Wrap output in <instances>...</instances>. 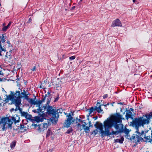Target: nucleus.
Returning <instances> with one entry per match:
<instances>
[{
    "mask_svg": "<svg viewBox=\"0 0 152 152\" xmlns=\"http://www.w3.org/2000/svg\"><path fill=\"white\" fill-rule=\"evenodd\" d=\"M98 131L97 129H95L92 132H91V134H92L93 133H94V135L95 136L97 134Z\"/></svg>",
    "mask_w": 152,
    "mask_h": 152,
    "instance_id": "36",
    "label": "nucleus"
},
{
    "mask_svg": "<svg viewBox=\"0 0 152 152\" xmlns=\"http://www.w3.org/2000/svg\"><path fill=\"white\" fill-rule=\"evenodd\" d=\"M47 115H46V114L45 113H43L40 116H35V120L37 121H41L42 122L43 121V119H45V117Z\"/></svg>",
    "mask_w": 152,
    "mask_h": 152,
    "instance_id": "13",
    "label": "nucleus"
},
{
    "mask_svg": "<svg viewBox=\"0 0 152 152\" xmlns=\"http://www.w3.org/2000/svg\"><path fill=\"white\" fill-rule=\"evenodd\" d=\"M21 113V112H23L22 111V109L20 108H19V109L18 110Z\"/></svg>",
    "mask_w": 152,
    "mask_h": 152,
    "instance_id": "52",
    "label": "nucleus"
},
{
    "mask_svg": "<svg viewBox=\"0 0 152 152\" xmlns=\"http://www.w3.org/2000/svg\"><path fill=\"white\" fill-rule=\"evenodd\" d=\"M11 23V22H10L7 26L4 27L2 28V31H5L10 25Z\"/></svg>",
    "mask_w": 152,
    "mask_h": 152,
    "instance_id": "26",
    "label": "nucleus"
},
{
    "mask_svg": "<svg viewBox=\"0 0 152 152\" xmlns=\"http://www.w3.org/2000/svg\"><path fill=\"white\" fill-rule=\"evenodd\" d=\"M18 110V108L16 107V108L14 110L15 111H17Z\"/></svg>",
    "mask_w": 152,
    "mask_h": 152,
    "instance_id": "59",
    "label": "nucleus"
},
{
    "mask_svg": "<svg viewBox=\"0 0 152 152\" xmlns=\"http://www.w3.org/2000/svg\"><path fill=\"white\" fill-rule=\"evenodd\" d=\"M83 123L84 124H83L82 125H81V126H82V127H83L82 128V129H84V128H85V127L86 125H87L86 123L85 122H83Z\"/></svg>",
    "mask_w": 152,
    "mask_h": 152,
    "instance_id": "42",
    "label": "nucleus"
},
{
    "mask_svg": "<svg viewBox=\"0 0 152 152\" xmlns=\"http://www.w3.org/2000/svg\"><path fill=\"white\" fill-rule=\"evenodd\" d=\"M136 0H133V1L134 3H135V2Z\"/></svg>",
    "mask_w": 152,
    "mask_h": 152,
    "instance_id": "64",
    "label": "nucleus"
},
{
    "mask_svg": "<svg viewBox=\"0 0 152 152\" xmlns=\"http://www.w3.org/2000/svg\"><path fill=\"white\" fill-rule=\"evenodd\" d=\"M16 130H18L19 132H23L27 130V128L23 124H20L17 126Z\"/></svg>",
    "mask_w": 152,
    "mask_h": 152,
    "instance_id": "12",
    "label": "nucleus"
},
{
    "mask_svg": "<svg viewBox=\"0 0 152 152\" xmlns=\"http://www.w3.org/2000/svg\"><path fill=\"white\" fill-rule=\"evenodd\" d=\"M47 96V94H45V97H45V98Z\"/></svg>",
    "mask_w": 152,
    "mask_h": 152,
    "instance_id": "62",
    "label": "nucleus"
},
{
    "mask_svg": "<svg viewBox=\"0 0 152 152\" xmlns=\"http://www.w3.org/2000/svg\"><path fill=\"white\" fill-rule=\"evenodd\" d=\"M27 113H28L27 112L23 111L22 112H21V115L25 117L27 115Z\"/></svg>",
    "mask_w": 152,
    "mask_h": 152,
    "instance_id": "38",
    "label": "nucleus"
},
{
    "mask_svg": "<svg viewBox=\"0 0 152 152\" xmlns=\"http://www.w3.org/2000/svg\"><path fill=\"white\" fill-rule=\"evenodd\" d=\"M113 124L110 122L108 120V118H107L104 122V126L105 129V131L103 130V126L102 123H100L98 128L100 131V133L102 137L105 136H108L111 135V132H110L109 129L113 127Z\"/></svg>",
    "mask_w": 152,
    "mask_h": 152,
    "instance_id": "4",
    "label": "nucleus"
},
{
    "mask_svg": "<svg viewBox=\"0 0 152 152\" xmlns=\"http://www.w3.org/2000/svg\"><path fill=\"white\" fill-rule=\"evenodd\" d=\"M121 126L120 129L118 131H114L113 130L111 132V135H114V134H118L119 133H123V132L124 131V127L123 125L122 124H121Z\"/></svg>",
    "mask_w": 152,
    "mask_h": 152,
    "instance_id": "16",
    "label": "nucleus"
},
{
    "mask_svg": "<svg viewBox=\"0 0 152 152\" xmlns=\"http://www.w3.org/2000/svg\"><path fill=\"white\" fill-rule=\"evenodd\" d=\"M58 110H56V109L48 115V116L50 118L48 119L53 124L56 125L57 124L59 117V115L57 114Z\"/></svg>",
    "mask_w": 152,
    "mask_h": 152,
    "instance_id": "6",
    "label": "nucleus"
},
{
    "mask_svg": "<svg viewBox=\"0 0 152 152\" xmlns=\"http://www.w3.org/2000/svg\"><path fill=\"white\" fill-rule=\"evenodd\" d=\"M42 127H41V125H39L38 126V127L37 129L39 132H41L42 131H43L44 130H45L43 128H42Z\"/></svg>",
    "mask_w": 152,
    "mask_h": 152,
    "instance_id": "33",
    "label": "nucleus"
},
{
    "mask_svg": "<svg viewBox=\"0 0 152 152\" xmlns=\"http://www.w3.org/2000/svg\"><path fill=\"white\" fill-rule=\"evenodd\" d=\"M25 117L26 119L29 120H32V119H31L32 118V115H31L28 114V113H27V115H26Z\"/></svg>",
    "mask_w": 152,
    "mask_h": 152,
    "instance_id": "29",
    "label": "nucleus"
},
{
    "mask_svg": "<svg viewBox=\"0 0 152 152\" xmlns=\"http://www.w3.org/2000/svg\"><path fill=\"white\" fill-rule=\"evenodd\" d=\"M14 109L13 108H12L11 110H10V111H14Z\"/></svg>",
    "mask_w": 152,
    "mask_h": 152,
    "instance_id": "56",
    "label": "nucleus"
},
{
    "mask_svg": "<svg viewBox=\"0 0 152 152\" xmlns=\"http://www.w3.org/2000/svg\"><path fill=\"white\" fill-rule=\"evenodd\" d=\"M0 50L1 51V52L2 51H6V49L5 48H3L2 45L1 44V41L0 40Z\"/></svg>",
    "mask_w": 152,
    "mask_h": 152,
    "instance_id": "32",
    "label": "nucleus"
},
{
    "mask_svg": "<svg viewBox=\"0 0 152 152\" xmlns=\"http://www.w3.org/2000/svg\"><path fill=\"white\" fill-rule=\"evenodd\" d=\"M3 81V79L1 78H0V81L1 82Z\"/></svg>",
    "mask_w": 152,
    "mask_h": 152,
    "instance_id": "61",
    "label": "nucleus"
},
{
    "mask_svg": "<svg viewBox=\"0 0 152 152\" xmlns=\"http://www.w3.org/2000/svg\"><path fill=\"white\" fill-rule=\"evenodd\" d=\"M2 75V76H3V73L1 71H0V75Z\"/></svg>",
    "mask_w": 152,
    "mask_h": 152,
    "instance_id": "50",
    "label": "nucleus"
},
{
    "mask_svg": "<svg viewBox=\"0 0 152 152\" xmlns=\"http://www.w3.org/2000/svg\"><path fill=\"white\" fill-rule=\"evenodd\" d=\"M7 96V98L6 99L5 101L6 102H8L9 100H10L11 102L14 101L16 99L17 97L21 96V98H23V96L21 95H20V92L19 91H17L14 94V95H6Z\"/></svg>",
    "mask_w": 152,
    "mask_h": 152,
    "instance_id": "7",
    "label": "nucleus"
},
{
    "mask_svg": "<svg viewBox=\"0 0 152 152\" xmlns=\"http://www.w3.org/2000/svg\"><path fill=\"white\" fill-rule=\"evenodd\" d=\"M23 92H21V94L23 95V97H24L26 100H28L29 98H28V95L29 94V93H28V94H26V91L24 90H23Z\"/></svg>",
    "mask_w": 152,
    "mask_h": 152,
    "instance_id": "19",
    "label": "nucleus"
},
{
    "mask_svg": "<svg viewBox=\"0 0 152 152\" xmlns=\"http://www.w3.org/2000/svg\"><path fill=\"white\" fill-rule=\"evenodd\" d=\"M109 103H107V104H105V105H104V106H106L107 105H109Z\"/></svg>",
    "mask_w": 152,
    "mask_h": 152,
    "instance_id": "57",
    "label": "nucleus"
},
{
    "mask_svg": "<svg viewBox=\"0 0 152 152\" xmlns=\"http://www.w3.org/2000/svg\"><path fill=\"white\" fill-rule=\"evenodd\" d=\"M124 140V138L123 137H122L120 139H116L115 140V142H119L120 143L122 144L123 143V142Z\"/></svg>",
    "mask_w": 152,
    "mask_h": 152,
    "instance_id": "24",
    "label": "nucleus"
},
{
    "mask_svg": "<svg viewBox=\"0 0 152 152\" xmlns=\"http://www.w3.org/2000/svg\"><path fill=\"white\" fill-rule=\"evenodd\" d=\"M47 122H46L45 123H44L43 125L42 126V127H43V129L44 128H47L48 126L50 125V122L51 121H50L49 119L47 120Z\"/></svg>",
    "mask_w": 152,
    "mask_h": 152,
    "instance_id": "20",
    "label": "nucleus"
},
{
    "mask_svg": "<svg viewBox=\"0 0 152 152\" xmlns=\"http://www.w3.org/2000/svg\"><path fill=\"white\" fill-rule=\"evenodd\" d=\"M16 80H20V78H18Z\"/></svg>",
    "mask_w": 152,
    "mask_h": 152,
    "instance_id": "63",
    "label": "nucleus"
},
{
    "mask_svg": "<svg viewBox=\"0 0 152 152\" xmlns=\"http://www.w3.org/2000/svg\"><path fill=\"white\" fill-rule=\"evenodd\" d=\"M59 95L58 94L57 95V97L56 98H55L54 100V102H57L58 100V99H59Z\"/></svg>",
    "mask_w": 152,
    "mask_h": 152,
    "instance_id": "41",
    "label": "nucleus"
},
{
    "mask_svg": "<svg viewBox=\"0 0 152 152\" xmlns=\"http://www.w3.org/2000/svg\"><path fill=\"white\" fill-rule=\"evenodd\" d=\"M99 124V123L98 122H97L94 125V126L96 128H97V129H99V128H98V127H99V125H100V123L99 124H98V126H97V125L98 124Z\"/></svg>",
    "mask_w": 152,
    "mask_h": 152,
    "instance_id": "39",
    "label": "nucleus"
},
{
    "mask_svg": "<svg viewBox=\"0 0 152 152\" xmlns=\"http://www.w3.org/2000/svg\"><path fill=\"white\" fill-rule=\"evenodd\" d=\"M20 117L18 115H16V117L14 116L11 117L10 118L8 117H4L1 118L0 121V124L2 126V130L3 131L7 129V127L6 125L7 122L8 128L12 129V125L14 122L15 124L19 122Z\"/></svg>",
    "mask_w": 152,
    "mask_h": 152,
    "instance_id": "3",
    "label": "nucleus"
},
{
    "mask_svg": "<svg viewBox=\"0 0 152 152\" xmlns=\"http://www.w3.org/2000/svg\"><path fill=\"white\" fill-rule=\"evenodd\" d=\"M134 134V133L133 134L132 136L130 137V135L129 134H126V138L127 139H129L131 141H132L133 142H134V140L132 139V137H133V135Z\"/></svg>",
    "mask_w": 152,
    "mask_h": 152,
    "instance_id": "25",
    "label": "nucleus"
},
{
    "mask_svg": "<svg viewBox=\"0 0 152 152\" xmlns=\"http://www.w3.org/2000/svg\"><path fill=\"white\" fill-rule=\"evenodd\" d=\"M7 43L10 46V42L9 40H7Z\"/></svg>",
    "mask_w": 152,
    "mask_h": 152,
    "instance_id": "49",
    "label": "nucleus"
},
{
    "mask_svg": "<svg viewBox=\"0 0 152 152\" xmlns=\"http://www.w3.org/2000/svg\"><path fill=\"white\" fill-rule=\"evenodd\" d=\"M36 66H34L33 68V69H32L31 70L32 71H36Z\"/></svg>",
    "mask_w": 152,
    "mask_h": 152,
    "instance_id": "45",
    "label": "nucleus"
},
{
    "mask_svg": "<svg viewBox=\"0 0 152 152\" xmlns=\"http://www.w3.org/2000/svg\"><path fill=\"white\" fill-rule=\"evenodd\" d=\"M14 92H13V91H11V93H10V94H11L10 95H14Z\"/></svg>",
    "mask_w": 152,
    "mask_h": 152,
    "instance_id": "51",
    "label": "nucleus"
},
{
    "mask_svg": "<svg viewBox=\"0 0 152 152\" xmlns=\"http://www.w3.org/2000/svg\"><path fill=\"white\" fill-rule=\"evenodd\" d=\"M42 108H43L44 110H46V115L47 116L56 109H54L52 106H50L47 107V105H43Z\"/></svg>",
    "mask_w": 152,
    "mask_h": 152,
    "instance_id": "11",
    "label": "nucleus"
},
{
    "mask_svg": "<svg viewBox=\"0 0 152 152\" xmlns=\"http://www.w3.org/2000/svg\"><path fill=\"white\" fill-rule=\"evenodd\" d=\"M129 110H130L131 111H134V110L132 108H131Z\"/></svg>",
    "mask_w": 152,
    "mask_h": 152,
    "instance_id": "53",
    "label": "nucleus"
},
{
    "mask_svg": "<svg viewBox=\"0 0 152 152\" xmlns=\"http://www.w3.org/2000/svg\"><path fill=\"white\" fill-rule=\"evenodd\" d=\"M122 115L118 113H116L115 114L111 116L110 118H108L109 122L113 124V126H114L115 128L118 131L120 129L119 124L118 123H121L122 122Z\"/></svg>",
    "mask_w": 152,
    "mask_h": 152,
    "instance_id": "5",
    "label": "nucleus"
},
{
    "mask_svg": "<svg viewBox=\"0 0 152 152\" xmlns=\"http://www.w3.org/2000/svg\"><path fill=\"white\" fill-rule=\"evenodd\" d=\"M150 134V132L148 130L144 129L140 132L134 133L132 139L134 140L135 143L137 144L142 142L151 143L152 142V132L151 133V137Z\"/></svg>",
    "mask_w": 152,
    "mask_h": 152,
    "instance_id": "1",
    "label": "nucleus"
},
{
    "mask_svg": "<svg viewBox=\"0 0 152 152\" xmlns=\"http://www.w3.org/2000/svg\"><path fill=\"white\" fill-rule=\"evenodd\" d=\"M42 102L40 100L38 101L37 102V104H36L37 105L36 106L38 107V108L37 110H39L40 111H42L43 110V109L41 108L40 107V105Z\"/></svg>",
    "mask_w": 152,
    "mask_h": 152,
    "instance_id": "21",
    "label": "nucleus"
},
{
    "mask_svg": "<svg viewBox=\"0 0 152 152\" xmlns=\"http://www.w3.org/2000/svg\"><path fill=\"white\" fill-rule=\"evenodd\" d=\"M4 34H3L2 36L0 35V40L1 41V42H2V43H4L5 42V37L4 36Z\"/></svg>",
    "mask_w": 152,
    "mask_h": 152,
    "instance_id": "27",
    "label": "nucleus"
},
{
    "mask_svg": "<svg viewBox=\"0 0 152 152\" xmlns=\"http://www.w3.org/2000/svg\"><path fill=\"white\" fill-rule=\"evenodd\" d=\"M73 130L72 128H69L66 132V133L69 134L72 132Z\"/></svg>",
    "mask_w": 152,
    "mask_h": 152,
    "instance_id": "35",
    "label": "nucleus"
},
{
    "mask_svg": "<svg viewBox=\"0 0 152 152\" xmlns=\"http://www.w3.org/2000/svg\"><path fill=\"white\" fill-rule=\"evenodd\" d=\"M56 110H58V112H57V114H58V113H62V112H61L60 111L61 110L60 109H56Z\"/></svg>",
    "mask_w": 152,
    "mask_h": 152,
    "instance_id": "47",
    "label": "nucleus"
},
{
    "mask_svg": "<svg viewBox=\"0 0 152 152\" xmlns=\"http://www.w3.org/2000/svg\"><path fill=\"white\" fill-rule=\"evenodd\" d=\"M31 21H32V19H31V18H29L28 21L27 22V23H30L31 22Z\"/></svg>",
    "mask_w": 152,
    "mask_h": 152,
    "instance_id": "46",
    "label": "nucleus"
},
{
    "mask_svg": "<svg viewBox=\"0 0 152 152\" xmlns=\"http://www.w3.org/2000/svg\"><path fill=\"white\" fill-rule=\"evenodd\" d=\"M108 96V94H105L104 95V96H103V98L104 99H105V98H107V97Z\"/></svg>",
    "mask_w": 152,
    "mask_h": 152,
    "instance_id": "44",
    "label": "nucleus"
},
{
    "mask_svg": "<svg viewBox=\"0 0 152 152\" xmlns=\"http://www.w3.org/2000/svg\"><path fill=\"white\" fill-rule=\"evenodd\" d=\"M16 142L15 141H13L10 144V147L11 148H14L15 146Z\"/></svg>",
    "mask_w": 152,
    "mask_h": 152,
    "instance_id": "28",
    "label": "nucleus"
},
{
    "mask_svg": "<svg viewBox=\"0 0 152 152\" xmlns=\"http://www.w3.org/2000/svg\"><path fill=\"white\" fill-rule=\"evenodd\" d=\"M50 92H49V91L47 93V94L48 95H49L50 96Z\"/></svg>",
    "mask_w": 152,
    "mask_h": 152,
    "instance_id": "55",
    "label": "nucleus"
},
{
    "mask_svg": "<svg viewBox=\"0 0 152 152\" xmlns=\"http://www.w3.org/2000/svg\"><path fill=\"white\" fill-rule=\"evenodd\" d=\"M36 98V97H35L34 99H30L28 100V102L31 104L35 105L37 104V101H35V99Z\"/></svg>",
    "mask_w": 152,
    "mask_h": 152,
    "instance_id": "23",
    "label": "nucleus"
},
{
    "mask_svg": "<svg viewBox=\"0 0 152 152\" xmlns=\"http://www.w3.org/2000/svg\"><path fill=\"white\" fill-rule=\"evenodd\" d=\"M129 130L125 127L124 129L123 132H124L126 134H129Z\"/></svg>",
    "mask_w": 152,
    "mask_h": 152,
    "instance_id": "30",
    "label": "nucleus"
},
{
    "mask_svg": "<svg viewBox=\"0 0 152 152\" xmlns=\"http://www.w3.org/2000/svg\"><path fill=\"white\" fill-rule=\"evenodd\" d=\"M145 117L143 115L142 116L135 118L132 122H130V125L134 128L136 129L134 133H136L142 130L139 129L140 127H144L145 125L149 124L148 120L146 118H145Z\"/></svg>",
    "mask_w": 152,
    "mask_h": 152,
    "instance_id": "2",
    "label": "nucleus"
},
{
    "mask_svg": "<svg viewBox=\"0 0 152 152\" xmlns=\"http://www.w3.org/2000/svg\"><path fill=\"white\" fill-rule=\"evenodd\" d=\"M12 50H10L9 52H7L5 56V57L7 59H10L12 58V56L11 54L12 53Z\"/></svg>",
    "mask_w": 152,
    "mask_h": 152,
    "instance_id": "22",
    "label": "nucleus"
},
{
    "mask_svg": "<svg viewBox=\"0 0 152 152\" xmlns=\"http://www.w3.org/2000/svg\"><path fill=\"white\" fill-rule=\"evenodd\" d=\"M89 127H93V126L92 125H91V124H89Z\"/></svg>",
    "mask_w": 152,
    "mask_h": 152,
    "instance_id": "54",
    "label": "nucleus"
},
{
    "mask_svg": "<svg viewBox=\"0 0 152 152\" xmlns=\"http://www.w3.org/2000/svg\"><path fill=\"white\" fill-rule=\"evenodd\" d=\"M144 116L146 118L149 123L150 119L152 118V111L150 112L149 114L146 113L144 115Z\"/></svg>",
    "mask_w": 152,
    "mask_h": 152,
    "instance_id": "17",
    "label": "nucleus"
},
{
    "mask_svg": "<svg viewBox=\"0 0 152 152\" xmlns=\"http://www.w3.org/2000/svg\"><path fill=\"white\" fill-rule=\"evenodd\" d=\"M21 96L17 97L16 99H15L14 101H12L11 102V104H14L18 110L19 109V108H20V105L21 104Z\"/></svg>",
    "mask_w": 152,
    "mask_h": 152,
    "instance_id": "10",
    "label": "nucleus"
},
{
    "mask_svg": "<svg viewBox=\"0 0 152 152\" xmlns=\"http://www.w3.org/2000/svg\"><path fill=\"white\" fill-rule=\"evenodd\" d=\"M75 6H73L72 7V9L73 10L74 9H75Z\"/></svg>",
    "mask_w": 152,
    "mask_h": 152,
    "instance_id": "58",
    "label": "nucleus"
},
{
    "mask_svg": "<svg viewBox=\"0 0 152 152\" xmlns=\"http://www.w3.org/2000/svg\"><path fill=\"white\" fill-rule=\"evenodd\" d=\"M51 99V98H50L49 99H48V101L46 103V104H45V105H47V107H48V106H50L49 105V104L50 102Z\"/></svg>",
    "mask_w": 152,
    "mask_h": 152,
    "instance_id": "37",
    "label": "nucleus"
},
{
    "mask_svg": "<svg viewBox=\"0 0 152 152\" xmlns=\"http://www.w3.org/2000/svg\"><path fill=\"white\" fill-rule=\"evenodd\" d=\"M94 118L95 119V120H96L97 118L98 117H97V116H96V117H95Z\"/></svg>",
    "mask_w": 152,
    "mask_h": 152,
    "instance_id": "60",
    "label": "nucleus"
},
{
    "mask_svg": "<svg viewBox=\"0 0 152 152\" xmlns=\"http://www.w3.org/2000/svg\"><path fill=\"white\" fill-rule=\"evenodd\" d=\"M112 26L114 27L115 26L121 27L122 26V24L120 20L118 19H117L113 22Z\"/></svg>",
    "mask_w": 152,
    "mask_h": 152,
    "instance_id": "15",
    "label": "nucleus"
},
{
    "mask_svg": "<svg viewBox=\"0 0 152 152\" xmlns=\"http://www.w3.org/2000/svg\"><path fill=\"white\" fill-rule=\"evenodd\" d=\"M45 97H43V98H42L41 99V101L43 102H44L45 100Z\"/></svg>",
    "mask_w": 152,
    "mask_h": 152,
    "instance_id": "48",
    "label": "nucleus"
},
{
    "mask_svg": "<svg viewBox=\"0 0 152 152\" xmlns=\"http://www.w3.org/2000/svg\"><path fill=\"white\" fill-rule=\"evenodd\" d=\"M132 113L131 112L130 110H127V112L126 113V119H128L129 118H131L132 119H133V118L132 116Z\"/></svg>",
    "mask_w": 152,
    "mask_h": 152,
    "instance_id": "18",
    "label": "nucleus"
},
{
    "mask_svg": "<svg viewBox=\"0 0 152 152\" xmlns=\"http://www.w3.org/2000/svg\"><path fill=\"white\" fill-rule=\"evenodd\" d=\"M32 111L33 112H34L35 113H38L39 114V113L40 112H41L42 113L44 112V111H40L39 110H37V111L35 110H32Z\"/></svg>",
    "mask_w": 152,
    "mask_h": 152,
    "instance_id": "40",
    "label": "nucleus"
},
{
    "mask_svg": "<svg viewBox=\"0 0 152 152\" xmlns=\"http://www.w3.org/2000/svg\"><path fill=\"white\" fill-rule=\"evenodd\" d=\"M75 56H72L69 58L70 60H72L75 59Z\"/></svg>",
    "mask_w": 152,
    "mask_h": 152,
    "instance_id": "43",
    "label": "nucleus"
},
{
    "mask_svg": "<svg viewBox=\"0 0 152 152\" xmlns=\"http://www.w3.org/2000/svg\"><path fill=\"white\" fill-rule=\"evenodd\" d=\"M67 118L65 120L64 125V126L66 128L69 127L70 125L73 123L75 121V119L73 118L71 116L70 113L66 115Z\"/></svg>",
    "mask_w": 152,
    "mask_h": 152,
    "instance_id": "9",
    "label": "nucleus"
},
{
    "mask_svg": "<svg viewBox=\"0 0 152 152\" xmlns=\"http://www.w3.org/2000/svg\"><path fill=\"white\" fill-rule=\"evenodd\" d=\"M98 100L96 104V106H94V107H92L90 108L88 113L89 115L91 114L92 113L96 110L97 113H100L103 111V110L101 109L102 105L100 104Z\"/></svg>",
    "mask_w": 152,
    "mask_h": 152,
    "instance_id": "8",
    "label": "nucleus"
},
{
    "mask_svg": "<svg viewBox=\"0 0 152 152\" xmlns=\"http://www.w3.org/2000/svg\"><path fill=\"white\" fill-rule=\"evenodd\" d=\"M79 117L80 118L79 119H78L77 118H76V121L77 125V128L81 131L82 130V128L81 127V126L80 123L83 124V121L80 119L81 117L80 116H79Z\"/></svg>",
    "mask_w": 152,
    "mask_h": 152,
    "instance_id": "14",
    "label": "nucleus"
},
{
    "mask_svg": "<svg viewBox=\"0 0 152 152\" xmlns=\"http://www.w3.org/2000/svg\"><path fill=\"white\" fill-rule=\"evenodd\" d=\"M51 133V130L50 129H48L47 132L46 137H49Z\"/></svg>",
    "mask_w": 152,
    "mask_h": 152,
    "instance_id": "31",
    "label": "nucleus"
},
{
    "mask_svg": "<svg viewBox=\"0 0 152 152\" xmlns=\"http://www.w3.org/2000/svg\"><path fill=\"white\" fill-rule=\"evenodd\" d=\"M84 130L85 131L86 133H89L90 132L89 127L86 126L84 128Z\"/></svg>",
    "mask_w": 152,
    "mask_h": 152,
    "instance_id": "34",
    "label": "nucleus"
}]
</instances>
